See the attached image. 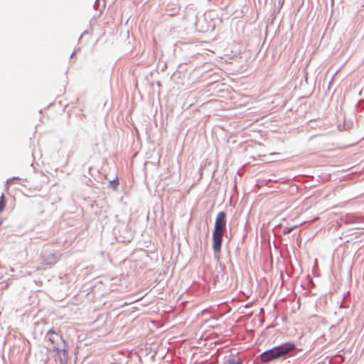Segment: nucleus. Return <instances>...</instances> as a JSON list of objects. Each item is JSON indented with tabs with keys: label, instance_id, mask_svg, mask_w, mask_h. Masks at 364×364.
Returning <instances> with one entry per match:
<instances>
[{
	"label": "nucleus",
	"instance_id": "f257e3e1",
	"mask_svg": "<svg viewBox=\"0 0 364 364\" xmlns=\"http://www.w3.org/2000/svg\"><path fill=\"white\" fill-rule=\"evenodd\" d=\"M226 213L220 212L218 213L213 232V248L215 252L219 253L221 250L223 233L225 230Z\"/></svg>",
	"mask_w": 364,
	"mask_h": 364
},
{
	"label": "nucleus",
	"instance_id": "f03ea898",
	"mask_svg": "<svg viewBox=\"0 0 364 364\" xmlns=\"http://www.w3.org/2000/svg\"><path fill=\"white\" fill-rule=\"evenodd\" d=\"M296 346L292 343H285L284 345L275 347L262 353L261 360L264 363L269 362L272 360L279 358L289 352L294 350Z\"/></svg>",
	"mask_w": 364,
	"mask_h": 364
},
{
	"label": "nucleus",
	"instance_id": "7ed1b4c3",
	"mask_svg": "<svg viewBox=\"0 0 364 364\" xmlns=\"http://www.w3.org/2000/svg\"><path fill=\"white\" fill-rule=\"evenodd\" d=\"M47 335L48 337V340L53 346V350L57 352L63 351V353H65V350L61 349L59 346V344L62 342L61 336L55 332L53 330H49L48 331Z\"/></svg>",
	"mask_w": 364,
	"mask_h": 364
},
{
	"label": "nucleus",
	"instance_id": "20e7f679",
	"mask_svg": "<svg viewBox=\"0 0 364 364\" xmlns=\"http://www.w3.org/2000/svg\"><path fill=\"white\" fill-rule=\"evenodd\" d=\"M6 200L4 194L2 193L0 196V213L2 212L5 208Z\"/></svg>",
	"mask_w": 364,
	"mask_h": 364
},
{
	"label": "nucleus",
	"instance_id": "39448f33",
	"mask_svg": "<svg viewBox=\"0 0 364 364\" xmlns=\"http://www.w3.org/2000/svg\"><path fill=\"white\" fill-rule=\"evenodd\" d=\"M299 225H294V226H292L291 228H289V227H286L284 228L283 230V233L284 235H287V234H289L290 233L294 228H297Z\"/></svg>",
	"mask_w": 364,
	"mask_h": 364
},
{
	"label": "nucleus",
	"instance_id": "423d86ee",
	"mask_svg": "<svg viewBox=\"0 0 364 364\" xmlns=\"http://www.w3.org/2000/svg\"><path fill=\"white\" fill-rule=\"evenodd\" d=\"M239 54H240V53L235 50L234 53H232V54H226L225 55H226L228 59L233 60V59H235Z\"/></svg>",
	"mask_w": 364,
	"mask_h": 364
},
{
	"label": "nucleus",
	"instance_id": "0eeeda50",
	"mask_svg": "<svg viewBox=\"0 0 364 364\" xmlns=\"http://www.w3.org/2000/svg\"><path fill=\"white\" fill-rule=\"evenodd\" d=\"M230 364H241V363L240 362L232 361V362H230Z\"/></svg>",
	"mask_w": 364,
	"mask_h": 364
}]
</instances>
